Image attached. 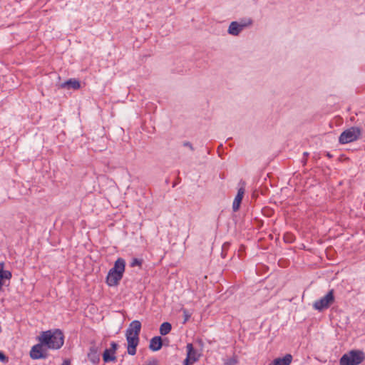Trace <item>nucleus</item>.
<instances>
[{"label": "nucleus", "mask_w": 365, "mask_h": 365, "mask_svg": "<svg viewBox=\"0 0 365 365\" xmlns=\"http://www.w3.org/2000/svg\"><path fill=\"white\" fill-rule=\"evenodd\" d=\"M37 339L44 346L51 349H59L64 343V336L60 329L42 331Z\"/></svg>", "instance_id": "obj_1"}, {"label": "nucleus", "mask_w": 365, "mask_h": 365, "mask_svg": "<svg viewBox=\"0 0 365 365\" xmlns=\"http://www.w3.org/2000/svg\"><path fill=\"white\" fill-rule=\"evenodd\" d=\"M365 359V354L361 350H351L344 354L339 361L340 365H359Z\"/></svg>", "instance_id": "obj_2"}, {"label": "nucleus", "mask_w": 365, "mask_h": 365, "mask_svg": "<svg viewBox=\"0 0 365 365\" xmlns=\"http://www.w3.org/2000/svg\"><path fill=\"white\" fill-rule=\"evenodd\" d=\"M362 130L359 127L352 126L344 130L339 138L340 144L352 143L361 138Z\"/></svg>", "instance_id": "obj_3"}, {"label": "nucleus", "mask_w": 365, "mask_h": 365, "mask_svg": "<svg viewBox=\"0 0 365 365\" xmlns=\"http://www.w3.org/2000/svg\"><path fill=\"white\" fill-rule=\"evenodd\" d=\"M335 301L334 289H331L328 293L316 300L313 304V308L319 312L328 309Z\"/></svg>", "instance_id": "obj_4"}, {"label": "nucleus", "mask_w": 365, "mask_h": 365, "mask_svg": "<svg viewBox=\"0 0 365 365\" xmlns=\"http://www.w3.org/2000/svg\"><path fill=\"white\" fill-rule=\"evenodd\" d=\"M252 20L249 19L247 22L232 21L229 26L227 32L232 36H238L246 26L251 25Z\"/></svg>", "instance_id": "obj_5"}, {"label": "nucleus", "mask_w": 365, "mask_h": 365, "mask_svg": "<svg viewBox=\"0 0 365 365\" xmlns=\"http://www.w3.org/2000/svg\"><path fill=\"white\" fill-rule=\"evenodd\" d=\"M128 342V354L133 356L136 354V347L139 343V336L135 335H129L125 334Z\"/></svg>", "instance_id": "obj_6"}, {"label": "nucleus", "mask_w": 365, "mask_h": 365, "mask_svg": "<svg viewBox=\"0 0 365 365\" xmlns=\"http://www.w3.org/2000/svg\"><path fill=\"white\" fill-rule=\"evenodd\" d=\"M43 344L39 342L38 344L32 346L30 351V356L33 359H46L47 357L46 354H43Z\"/></svg>", "instance_id": "obj_7"}, {"label": "nucleus", "mask_w": 365, "mask_h": 365, "mask_svg": "<svg viewBox=\"0 0 365 365\" xmlns=\"http://www.w3.org/2000/svg\"><path fill=\"white\" fill-rule=\"evenodd\" d=\"M123 274L109 270L106 277V283L110 287L117 286L123 278Z\"/></svg>", "instance_id": "obj_8"}, {"label": "nucleus", "mask_w": 365, "mask_h": 365, "mask_svg": "<svg viewBox=\"0 0 365 365\" xmlns=\"http://www.w3.org/2000/svg\"><path fill=\"white\" fill-rule=\"evenodd\" d=\"M141 329V323L138 320L133 321L126 330V333L129 335H135L139 336Z\"/></svg>", "instance_id": "obj_9"}, {"label": "nucleus", "mask_w": 365, "mask_h": 365, "mask_svg": "<svg viewBox=\"0 0 365 365\" xmlns=\"http://www.w3.org/2000/svg\"><path fill=\"white\" fill-rule=\"evenodd\" d=\"M88 358L93 364H98L100 361V353L96 346L93 345L90 347L88 353Z\"/></svg>", "instance_id": "obj_10"}, {"label": "nucleus", "mask_w": 365, "mask_h": 365, "mask_svg": "<svg viewBox=\"0 0 365 365\" xmlns=\"http://www.w3.org/2000/svg\"><path fill=\"white\" fill-rule=\"evenodd\" d=\"M187 348V358L191 360V363L196 362L200 357L196 349H194L192 344L188 343L186 346Z\"/></svg>", "instance_id": "obj_11"}, {"label": "nucleus", "mask_w": 365, "mask_h": 365, "mask_svg": "<svg viewBox=\"0 0 365 365\" xmlns=\"http://www.w3.org/2000/svg\"><path fill=\"white\" fill-rule=\"evenodd\" d=\"M12 277L11 272L9 270H4V264L0 262V291L2 289L4 285V280H9Z\"/></svg>", "instance_id": "obj_12"}, {"label": "nucleus", "mask_w": 365, "mask_h": 365, "mask_svg": "<svg viewBox=\"0 0 365 365\" xmlns=\"http://www.w3.org/2000/svg\"><path fill=\"white\" fill-rule=\"evenodd\" d=\"M245 194V189L243 187H240L238 191L237 194L235 196L233 203H232V210L234 212H236L239 210L240 203L242 202V200Z\"/></svg>", "instance_id": "obj_13"}, {"label": "nucleus", "mask_w": 365, "mask_h": 365, "mask_svg": "<svg viewBox=\"0 0 365 365\" xmlns=\"http://www.w3.org/2000/svg\"><path fill=\"white\" fill-rule=\"evenodd\" d=\"M292 361V356L287 354L283 358H277L274 359L269 365H290Z\"/></svg>", "instance_id": "obj_14"}, {"label": "nucleus", "mask_w": 365, "mask_h": 365, "mask_svg": "<svg viewBox=\"0 0 365 365\" xmlns=\"http://www.w3.org/2000/svg\"><path fill=\"white\" fill-rule=\"evenodd\" d=\"M163 346L162 338L154 336L150 339L149 348L153 351H159Z\"/></svg>", "instance_id": "obj_15"}, {"label": "nucleus", "mask_w": 365, "mask_h": 365, "mask_svg": "<svg viewBox=\"0 0 365 365\" xmlns=\"http://www.w3.org/2000/svg\"><path fill=\"white\" fill-rule=\"evenodd\" d=\"M125 262L122 258H118L114 263L113 267H112L110 270L113 272H119L123 274L125 271Z\"/></svg>", "instance_id": "obj_16"}, {"label": "nucleus", "mask_w": 365, "mask_h": 365, "mask_svg": "<svg viewBox=\"0 0 365 365\" xmlns=\"http://www.w3.org/2000/svg\"><path fill=\"white\" fill-rule=\"evenodd\" d=\"M61 88H73L77 90L81 87L80 82L78 80L71 78L61 84Z\"/></svg>", "instance_id": "obj_17"}, {"label": "nucleus", "mask_w": 365, "mask_h": 365, "mask_svg": "<svg viewBox=\"0 0 365 365\" xmlns=\"http://www.w3.org/2000/svg\"><path fill=\"white\" fill-rule=\"evenodd\" d=\"M103 359L105 363L113 361L116 359L115 354H111V351L109 349H106L103 354Z\"/></svg>", "instance_id": "obj_18"}, {"label": "nucleus", "mask_w": 365, "mask_h": 365, "mask_svg": "<svg viewBox=\"0 0 365 365\" xmlns=\"http://www.w3.org/2000/svg\"><path fill=\"white\" fill-rule=\"evenodd\" d=\"M172 329V326L169 322H163L160 327V333L161 335L168 334Z\"/></svg>", "instance_id": "obj_19"}, {"label": "nucleus", "mask_w": 365, "mask_h": 365, "mask_svg": "<svg viewBox=\"0 0 365 365\" xmlns=\"http://www.w3.org/2000/svg\"><path fill=\"white\" fill-rule=\"evenodd\" d=\"M142 264V260L138 258H133L130 262V266L134 267L135 266H140Z\"/></svg>", "instance_id": "obj_20"}, {"label": "nucleus", "mask_w": 365, "mask_h": 365, "mask_svg": "<svg viewBox=\"0 0 365 365\" xmlns=\"http://www.w3.org/2000/svg\"><path fill=\"white\" fill-rule=\"evenodd\" d=\"M0 361L4 363H7L9 361V358L4 354V352L0 351Z\"/></svg>", "instance_id": "obj_21"}, {"label": "nucleus", "mask_w": 365, "mask_h": 365, "mask_svg": "<svg viewBox=\"0 0 365 365\" xmlns=\"http://www.w3.org/2000/svg\"><path fill=\"white\" fill-rule=\"evenodd\" d=\"M110 346L111 347L109 349L111 351V354H115L118 348V344L115 342L112 341L110 343Z\"/></svg>", "instance_id": "obj_22"}, {"label": "nucleus", "mask_w": 365, "mask_h": 365, "mask_svg": "<svg viewBox=\"0 0 365 365\" xmlns=\"http://www.w3.org/2000/svg\"><path fill=\"white\" fill-rule=\"evenodd\" d=\"M182 145L185 147L189 148L191 150H194V148L190 142L185 141Z\"/></svg>", "instance_id": "obj_23"}, {"label": "nucleus", "mask_w": 365, "mask_h": 365, "mask_svg": "<svg viewBox=\"0 0 365 365\" xmlns=\"http://www.w3.org/2000/svg\"><path fill=\"white\" fill-rule=\"evenodd\" d=\"M190 364H192L191 360L186 357L183 361V365H189Z\"/></svg>", "instance_id": "obj_24"}, {"label": "nucleus", "mask_w": 365, "mask_h": 365, "mask_svg": "<svg viewBox=\"0 0 365 365\" xmlns=\"http://www.w3.org/2000/svg\"><path fill=\"white\" fill-rule=\"evenodd\" d=\"M61 365H71V361L69 359H64Z\"/></svg>", "instance_id": "obj_25"}, {"label": "nucleus", "mask_w": 365, "mask_h": 365, "mask_svg": "<svg viewBox=\"0 0 365 365\" xmlns=\"http://www.w3.org/2000/svg\"><path fill=\"white\" fill-rule=\"evenodd\" d=\"M326 155H327L329 158H332V155H331V154H330V153H328V152H327V153H326Z\"/></svg>", "instance_id": "obj_26"}, {"label": "nucleus", "mask_w": 365, "mask_h": 365, "mask_svg": "<svg viewBox=\"0 0 365 365\" xmlns=\"http://www.w3.org/2000/svg\"><path fill=\"white\" fill-rule=\"evenodd\" d=\"M235 361H230L229 362L225 363V365H231L232 363H235Z\"/></svg>", "instance_id": "obj_27"}, {"label": "nucleus", "mask_w": 365, "mask_h": 365, "mask_svg": "<svg viewBox=\"0 0 365 365\" xmlns=\"http://www.w3.org/2000/svg\"><path fill=\"white\" fill-rule=\"evenodd\" d=\"M308 155H309V153H307V152H304V158H307V157Z\"/></svg>", "instance_id": "obj_28"}, {"label": "nucleus", "mask_w": 365, "mask_h": 365, "mask_svg": "<svg viewBox=\"0 0 365 365\" xmlns=\"http://www.w3.org/2000/svg\"><path fill=\"white\" fill-rule=\"evenodd\" d=\"M302 162L304 163V165H305L307 163V158H304Z\"/></svg>", "instance_id": "obj_29"}]
</instances>
